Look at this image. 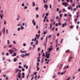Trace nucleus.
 <instances>
[{
    "label": "nucleus",
    "instance_id": "1",
    "mask_svg": "<svg viewBox=\"0 0 80 80\" xmlns=\"http://www.w3.org/2000/svg\"><path fill=\"white\" fill-rule=\"evenodd\" d=\"M50 53H46V57L47 58H50Z\"/></svg>",
    "mask_w": 80,
    "mask_h": 80
},
{
    "label": "nucleus",
    "instance_id": "2",
    "mask_svg": "<svg viewBox=\"0 0 80 80\" xmlns=\"http://www.w3.org/2000/svg\"><path fill=\"white\" fill-rule=\"evenodd\" d=\"M35 20L33 19L32 21V23L34 25V26H35L36 25V22L35 21L34 22Z\"/></svg>",
    "mask_w": 80,
    "mask_h": 80
},
{
    "label": "nucleus",
    "instance_id": "3",
    "mask_svg": "<svg viewBox=\"0 0 80 80\" xmlns=\"http://www.w3.org/2000/svg\"><path fill=\"white\" fill-rule=\"evenodd\" d=\"M12 50L14 53H15V52L17 51V49L15 48H12Z\"/></svg>",
    "mask_w": 80,
    "mask_h": 80
},
{
    "label": "nucleus",
    "instance_id": "4",
    "mask_svg": "<svg viewBox=\"0 0 80 80\" xmlns=\"http://www.w3.org/2000/svg\"><path fill=\"white\" fill-rule=\"evenodd\" d=\"M44 8H46V10H48L47 8H48V6L47 5V4H45L44 5Z\"/></svg>",
    "mask_w": 80,
    "mask_h": 80
},
{
    "label": "nucleus",
    "instance_id": "5",
    "mask_svg": "<svg viewBox=\"0 0 80 80\" xmlns=\"http://www.w3.org/2000/svg\"><path fill=\"white\" fill-rule=\"evenodd\" d=\"M67 25V22H65L64 24H62V27L63 28Z\"/></svg>",
    "mask_w": 80,
    "mask_h": 80
},
{
    "label": "nucleus",
    "instance_id": "6",
    "mask_svg": "<svg viewBox=\"0 0 80 80\" xmlns=\"http://www.w3.org/2000/svg\"><path fill=\"white\" fill-rule=\"evenodd\" d=\"M48 50L49 51L48 52V53H49V52H51V51H52V48H48Z\"/></svg>",
    "mask_w": 80,
    "mask_h": 80
},
{
    "label": "nucleus",
    "instance_id": "7",
    "mask_svg": "<svg viewBox=\"0 0 80 80\" xmlns=\"http://www.w3.org/2000/svg\"><path fill=\"white\" fill-rule=\"evenodd\" d=\"M9 53H10L11 54H12V53H14V52H13L12 50H9Z\"/></svg>",
    "mask_w": 80,
    "mask_h": 80
},
{
    "label": "nucleus",
    "instance_id": "8",
    "mask_svg": "<svg viewBox=\"0 0 80 80\" xmlns=\"http://www.w3.org/2000/svg\"><path fill=\"white\" fill-rule=\"evenodd\" d=\"M19 71V68H17V70L15 71V73H17V72H18V71Z\"/></svg>",
    "mask_w": 80,
    "mask_h": 80
},
{
    "label": "nucleus",
    "instance_id": "9",
    "mask_svg": "<svg viewBox=\"0 0 80 80\" xmlns=\"http://www.w3.org/2000/svg\"><path fill=\"white\" fill-rule=\"evenodd\" d=\"M21 30H23V28H24V27H23V26H22V25H21Z\"/></svg>",
    "mask_w": 80,
    "mask_h": 80
},
{
    "label": "nucleus",
    "instance_id": "10",
    "mask_svg": "<svg viewBox=\"0 0 80 80\" xmlns=\"http://www.w3.org/2000/svg\"><path fill=\"white\" fill-rule=\"evenodd\" d=\"M16 61H17V59L16 58H15L14 59V62H15Z\"/></svg>",
    "mask_w": 80,
    "mask_h": 80
},
{
    "label": "nucleus",
    "instance_id": "11",
    "mask_svg": "<svg viewBox=\"0 0 80 80\" xmlns=\"http://www.w3.org/2000/svg\"><path fill=\"white\" fill-rule=\"evenodd\" d=\"M18 18H17V20H18L19 19V18H20V16H19V15H18Z\"/></svg>",
    "mask_w": 80,
    "mask_h": 80
},
{
    "label": "nucleus",
    "instance_id": "12",
    "mask_svg": "<svg viewBox=\"0 0 80 80\" xmlns=\"http://www.w3.org/2000/svg\"><path fill=\"white\" fill-rule=\"evenodd\" d=\"M32 6L33 7H35V2H33Z\"/></svg>",
    "mask_w": 80,
    "mask_h": 80
},
{
    "label": "nucleus",
    "instance_id": "13",
    "mask_svg": "<svg viewBox=\"0 0 80 80\" xmlns=\"http://www.w3.org/2000/svg\"><path fill=\"white\" fill-rule=\"evenodd\" d=\"M48 38V36H47L46 38V42H45L46 43H47V42Z\"/></svg>",
    "mask_w": 80,
    "mask_h": 80
},
{
    "label": "nucleus",
    "instance_id": "14",
    "mask_svg": "<svg viewBox=\"0 0 80 80\" xmlns=\"http://www.w3.org/2000/svg\"><path fill=\"white\" fill-rule=\"evenodd\" d=\"M17 55V54L16 53H14L12 56H16Z\"/></svg>",
    "mask_w": 80,
    "mask_h": 80
},
{
    "label": "nucleus",
    "instance_id": "15",
    "mask_svg": "<svg viewBox=\"0 0 80 80\" xmlns=\"http://www.w3.org/2000/svg\"><path fill=\"white\" fill-rule=\"evenodd\" d=\"M68 5V4L67 2H65V5L66 7H67V5Z\"/></svg>",
    "mask_w": 80,
    "mask_h": 80
},
{
    "label": "nucleus",
    "instance_id": "16",
    "mask_svg": "<svg viewBox=\"0 0 80 80\" xmlns=\"http://www.w3.org/2000/svg\"><path fill=\"white\" fill-rule=\"evenodd\" d=\"M5 28H4L3 29V32L4 33V34L5 33Z\"/></svg>",
    "mask_w": 80,
    "mask_h": 80
},
{
    "label": "nucleus",
    "instance_id": "17",
    "mask_svg": "<svg viewBox=\"0 0 80 80\" xmlns=\"http://www.w3.org/2000/svg\"><path fill=\"white\" fill-rule=\"evenodd\" d=\"M52 23H51L50 24V28L51 29L52 28Z\"/></svg>",
    "mask_w": 80,
    "mask_h": 80
},
{
    "label": "nucleus",
    "instance_id": "18",
    "mask_svg": "<svg viewBox=\"0 0 80 80\" xmlns=\"http://www.w3.org/2000/svg\"><path fill=\"white\" fill-rule=\"evenodd\" d=\"M12 47V45H9V46H8V47L9 48H11V47Z\"/></svg>",
    "mask_w": 80,
    "mask_h": 80
},
{
    "label": "nucleus",
    "instance_id": "19",
    "mask_svg": "<svg viewBox=\"0 0 80 80\" xmlns=\"http://www.w3.org/2000/svg\"><path fill=\"white\" fill-rule=\"evenodd\" d=\"M73 28V26L71 25L70 26V28Z\"/></svg>",
    "mask_w": 80,
    "mask_h": 80
},
{
    "label": "nucleus",
    "instance_id": "20",
    "mask_svg": "<svg viewBox=\"0 0 80 80\" xmlns=\"http://www.w3.org/2000/svg\"><path fill=\"white\" fill-rule=\"evenodd\" d=\"M8 45H10V41H9V40H8Z\"/></svg>",
    "mask_w": 80,
    "mask_h": 80
},
{
    "label": "nucleus",
    "instance_id": "21",
    "mask_svg": "<svg viewBox=\"0 0 80 80\" xmlns=\"http://www.w3.org/2000/svg\"><path fill=\"white\" fill-rule=\"evenodd\" d=\"M65 9L63 8L62 9V12H65Z\"/></svg>",
    "mask_w": 80,
    "mask_h": 80
},
{
    "label": "nucleus",
    "instance_id": "22",
    "mask_svg": "<svg viewBox=\"0 0 80 80\" xmlns=\"http://www.w3.org/2000/svg\"><path fill=\"white\" fill-rule=\"evenodd\" d=\"M6 55H7V56H8V55H9V53H8V52H7L6 53Z\"/></svg>",
    "mask_w": 80,
    "mask_h": 80
},
{
    "label": "nucleus",
    "instance_id": "23",
    "mask_svg": "<svg viewBox=\"0 0 80 80\" xmlns=\"http://www.w3.org/2000/svg\"><path fill=\"white\" fill-rule=\"evenodd\" d=\"M68 68V65L67 66V67H65L64 68V69H65L66 68Z\"/></svg>",
    "mask_w": 80,
    "mask_h": 80
},
{
    "label": "nucleus",
    "instance_id": "24",
    "mask_svg": "<svg viewBox=\"0 0 80 80\" xmlns=\"http://www.w3.org/2000/svg\"><path fill=\"white\" fill-rule=\"evenodd\" d=\"M40 48H38V52H39V51H40Z\"/></svg>",
    "mask_w": 80,
    "mask_h": 80
},
{
    "label": "nucleus",
    "instance_id": "25",
    "mask_svg": "<svg viewBox=\"0 0 80 80\" xmlns=\"http://www.w3.org/2000/svg\"><path fill=\"white\" fill-rule=\"evenodd\" d=\"M1 18L2 19V18H3V14H2V15H1Z\"/></svg>",
    "mask_w": 80,
    "mask_h": 80
},
{
    "label": "nucleus",
    "instance_id": "26",
    "mask_svg": "<svg viewBox=\"0 0 80 80\" xmlns=\"http://www.w3.org/2000/svg\"><path fill=\"white\" fill-rule=\"evenodd\" d=\"M54 30H55V28H52L51 30V31H53Z\"/></svg>",
    "mask_w": 80,
    "mask_h": 80
},
{
    "label": "nucleus",
    "instance_id": "27",
    "mask_svg": "<svg viewBox=\"0 0 80 80\" xmlns=\"http://www.w3.org/2000/svg\"><path fill=\"white\" fill-rule=\"evenodd\" d=\"M36 10H37V11L38 10V8L37 7L36 8Z\"/></svg>",
    "mask_w": 80,
    "mask_h": 80
},
{
    "label": "nucleus",
    "instance_id": "28",
    "mask_svg": "<svg viewBox=\"0 0 80 80\" xmlns=\"http://www.w3.org/2000/svg\"><path fill=\"white\" fill-rule=\"evenodd\" d=\"M18 31H20V28H18Z\"/></svg>",
    "mask_w": 80,
    "mask_h": 80
},
{
    "label": "nucleus",
    "instance_id": "29",
    "mask_svg": "<svg viewBox=\"0 0 80 80\" xmlns=\"http://www.w3.org/2000/svg\"><path fill=\"white\" fill-rule=\"evenodd\" d=\"M18 68H22V66H21V65L19 66L18 67Z\"/></svg>",
    "mask_w": 80,
    "mask_h": 80
},
{
    "label": "nucleus",
    "instance_id": "30",
    "mask_svg": "<svg viewBox=\"0 0 80 80\" xmlns=\"http://www.w3.org/2000/svg\"><path fill=\"white\" fill-rule=\"evenodd\" d=\"M40 59H38V60H37L38 62H40Z\"/></svg>",
    "mask_w": 80,
    "mask_h": 80
},
{
    "label": "nucleus",
    "instance_id": "31",
    "mask_svg": "<svg viewBox=\"0 0 80 80\" xmlns=\"http://www.w3.org/2000/svg\"><path fill=\"white\" fill-rule=\"evenodd\" d=\"M38 40H37L36 41V45H38Z\"/></svg>",
    "mask_w": 80,
    "mask_h": 80
},
{
    "label": "nucleus",
    "instance_id": "32",
    "mask_svg": "<svg viewBox=\"0 0 80 80\" xmlns=\"http://www.w3.org/2000/svg\"><path fill=\"white\" fill-rule=\"evenodd\" d=\"M59 49V47H58L57 48H56V50L57 51H58V50Z\"/></svg>",
    "mask_w": 80,
    "mask_h": 80
},
{
    "label": "nucleus",
    "instance_id": "33",
    "mask_svg": "<svg viewBox=\"0 0 80 80\" xmlns=\"http://www.w3.org/2000/svg\"><path fill=\"white\" fill-rule=\"evenodd\" d=\"M62 11L61 10H59V13H62Z\"/></svg>",
    "mask_w": 80,
    "mask_h": 80
},
{
    "label": "nucleus",
    "instance_id": "34",
    "mask_svg": "<svg viewBox=\"0 0 80 80\" xmlns=\"http://www.w3.org/2000/svg\"><path fill=\"white\" fill-rule=\"evenodd\" d=\"M18 75H19L18 76H20V75H21L20 72H18Z\"/></svg>",
    "mask_w": 80,
    "mask_h": 80
},
{
    "label": "nucleus",
    "instance_id": "35",
    "mask_svg": "<svg viewBox=\"0 0 80 80\" xmlns=\"http://www.w3.org/2000/svg\"><path fill=\"white\" fill-rule=\"evenodd\" d=\"M59 16L60 17H62V14H59Z\"/></svg>",
    "mask_w": 80,
    "mask_h": 80
},
{
    "label": "nucleus",
    "instance_id": "36",
    "mask_svg": "<svg viewBox=\"0 0 80 80\" xmlns=\"http://www.w3.org/2000/svg\"><path fill=\"white\" fill-rule=\"evenodd\" d=\"M39 17V16H38V15L37 14L36 15V18H38Z\"/></svg>",
    "mask_w": 80,
    "mask_h": 80
},
{
    "label": "nucleus",
    "instance_id": "37",
    "mask_svg": "<svg viewBox=\"0 0 80 80\" xmlns=\"http://www.w3.org/2000/svg\"><path fill=\"white\" fill-rule=\"evenodd\" d=\"M13 43L14 44H15V43H16V42L15 41H13Z\"/></svg>",
    "mask_w": 80,
    "mask_h": 80
},
{
    "label": "nucleus",
    "instance_id": "38",
    "mask_svg": "<svg viewBox=\"0 0 80 80\" xmlns=\"http://www.w3.org/2000/svg\"><path fill=\"white\" fill-rule=\"evenodd\" d=\"M47 33V32H46L44 31L43 33L44 35H46V33Z\"/></svg>",
    "mask_w": 80,
    "mask_h": 80
},
{
    "label": "nucleus",
    "instance_id": "39",
    "mask_svg": "<svg viewBox=\"0 0 80 80\" xmlns=\"http://www.w3.org/2000/svg\"><path fill=\"white\" fill-rule=\"evenodd\" d=\"M37 72H35L33 73L34 75H37Z\"/></svg>",
    "mask_w": 80,
    "mask_h": 80
},
{
    "label": "nucleus",
    "instance_id": "40",
    "mask_svg": "<svg viewBox=\"0 0 80 80\" xmlns=\"http://www.w3.org/2000/svg\"><path fill=\"white\" fill-rule=\"evenodd\" d=\"M2 59L3 60H5V57H3L2 58Z\"/></svg>",
    "mask_w": 80,
    "mask_h": 80
},
{
    "label": "nucleus",
    "instance_id": "41",
    "mask_svg": "<svg viewBox=\"0 0 80 80\" xmlns=\"http://www.w3.org/2000/svg\"><path fill=\"white\" fill-rule=\"evenodd\" d=\"M21 56L22 57H25V55H24V54H22Z\"/></svg>",
    "mask_w": 80,
    "mask_h": 80
},
{
    "label": "nucleus",
    "instance_id": "42",
    "mask_svg": "<svg viewBox=\"0 0 80 80\" xmlns=\"http://www.w3.org/2000/svg\"><path fill=\"white\" fill-rule=\"evenodd\" d=\"M59 10V8H57V12H58Z\"/></svg>",
    "mask_w": 80,
    "mask_h": 80
},
{
    "label": "nucleus",
    "instance_id": "43",
    "mask_svg": "<svg viewBox=\"0 0 80 80\" xmlns=\"http://www.w3.org/2000/svg\"><path fill=\"white\" fill-rule=\"evenodd\" d=\"M50 8H52V4H51L50 5Z\"/></svg>",
    "mask_w": 80,
    "mask_h": 80
},
{
    "label": "nucleus",
    "instance_id": "44",
    "mask_svg": "<svg viewBox=\"0 0 80 80\" xmlns=\"http://www.w3.org/2000/svg\"><path fill=\"white\" fill-rule=\"evenodd\" d=\"M27 6H25L24 7V9H27Z\"/></svg>",
    "mask_w": 80,
    "mask_h": 80
},
{
    "label": "nucleus",
    "instance_id": "45",
    "mask_svg": "<svg viewBox=\"0 0 80 80\" xmlns=\"http://www.w3.org/2000/svg\"><path fill=\"white\" fill-rule=\"evenodd\" d=\"M61 22H59L58 24V25H59V26H60V25H61Z\"/></svg>",
    "mask_w": 80,
    "mask_h": 80
},
{
    "label": "nucleus",
    "instance_id": "46",
    "mask_svg": "<svg viewBox=\"0 0 80 80\" xmlns=\"http://www.w3.org/2000/svg\"><path fill=\"white\" fill-rule=\"evenodd\" d=\"M70 50H68L66 51L65 53H68V52Z\"/></svg>",
    "mask_w": 80,
    "mask_h": 80
},
{
    "label": "nucleus",
    "instance_id": "47",
    "mask_svg": "<svg viewBox=\"0 0 80 80\" xmlns=\"http://www.w3.org/2000/svg\"><path fill=\"white\" fill-rule=\"evenodd\" d=\"M23 46L24 47H25V46H26V43H23Z\"/></svg>",
    "mask_w": 80,
    "mask_h": 80
},
{
    "label": "nucleus",
    "instance_id": "48",
    "mask_svg": "<svg viewBox=\"0 0 80 80\" xmlns=\"http://www.w3.org/2000/svg\"><path fill=\"white\" fill-rule=\"evenodd\" d=\"M76 8H77V9H78V5H76Z\"/></svg>",
    "mask_w": 80,
    "mask_h": 80
},
{
    "label": "nucleus",
    "instance_id": "49",
    "mask_svg": "<svg viewBox=\"0 0 80 80\" xmlns=\"http://www.w3.org/2000/svg\"><path fill=\"white\" fill-rule=\"evenodd\" d=\"M6 23H7V22H5V20H4V24L5 25V24H6Z\"/></svg>",
    "mask_w": 80,
    "mask_h": 80
},
{
    "label": "nucleus",
    "instance_id": "50",
    "mask_svg": "<svg viewBox=\"0 0 80 80\" xmlns=\"http://www.w3.org/2000/svg\"><path fill=\"white\" fill-rule=\"evenodd\" d=\"M22 72H24V71H25V69H24V68H23L22 69Z\"/></svg>",
    "mask_w": 80,
    "mask_h": 80
},
{
    "label": "nucleus",
    "instance_id": "51",
    "mask_svg": "<svg viewBox=\"0 0 80 80\" xmlns=\"http://www.w3.org/2000/svg\"><path fill=\"white\" fill-rule=\"evenodd\" d=\"M56 27H58V23H56L55 24Z\"/></svg>",
    "mask_w": 80,
    "mask_h": 80
},
{
    "label": "nucleus",
    "instance_id": "52",
    "mask_svg": "<svg viewBox=\"0 0 80 80\" xmlns=\"http://www.w3.org/2000/svg\"><path fill=\"white\" fill-rule=\"evenodd\" d=\"M75 22H77V19L76 18L74 19Z\"/></svg>",
    "mask_w": 80,
    "mask_h": 80
},
{
    "label": "nucleus",
    "instance_id": "53",
    "mask_svg": "<svg viewBox=\"0 0 80 80\" xmlns=\"http://www.w3.org/2000/svg\"><path fill=\"white\" fill-rule=\"evenodd\" d=\"M64 15L65 17H67V14H65Z\"/></svg>",
    "mask_w": 80,
    "mask_h": 80
},
{
    "label": "nucleus",
    "instance_id": "54",
    "mask_svg": "<svg viewBox=\"0 0 80 80\" xmlns=\"http://www.w3.org/2000/svg\"><path fill=\"white\" fill-rule=\"evenodd\" d=\"M24 3H22V7H24Z\"/></svg>",
    "mask_w": 80,
    "mask_h": 80
},
{
    "label": "nucleus",
    "instance_id": "55",
    "mask_svg": "<svg viewBox=\"0 0 80 80\" xmlns=\"http://www.w3.org/2000/svg\"><path fill=\"white\" fill-rule=\"evenodd\" d=\"M40 70V68L39 67L38 68H37V70L38 71Z\"/></svg>",
    "mask_w": 80,
    "mask_h": 80
},
{
    "label": "nucleus",
    "instance_id": "56",
    "mask_svg": "<svg viewBox=\"0 0 80 80\" xmlns=\"http://www.w3.org/2000/svg\"><path fill=\"white\" fill-rule=\"evenodd\" d=\"M50 37H51V35H50L48 37V38H50Z\"/></svg>",
    "mask_w": 80,
    "mask_h": 80
},
{
    "label": "nucleus",
    "instance_id": "57",
    "mask_svg": "<svg viewBox=\"0 0 80 80\" xmlns=\"http://www.w3.org/2000/svg\"><path fill=\"white\" fill-rule=\"evenodd\" d=\"M73 10L74 11H76V10H77V9L76 8H74L73 9Z\"/></svg>",
    "mask_w": 80,
    "mask_h": 80
},
{
    "label": "nucleus",
    "instance_id": "58",
    "mask_svg": "<svg viewBox=\"0 0 80 80\" xmlns=\"http://www.w3.org/2000/svg\"><path fill=\"white\" fill-rule=\"evenodd\" d=\"M59 33H58L57 34V37H58L59 36Z\"/></svg>",
    "mask_w": 80,
    "mask_h": 80
},
{
    "label": "nucleus",
    "instance_id": "59",
    "mask_svg": "<svg viewBox=\"0 0 80 80\" xmlns=\"http://www.w3.org/2000/svg\"><path fill=\"white\" fill-rule=\"evenodd\" d=\"M26 53V51H23V53Z\"/></svg>",
    "mask_w": 80,
    "mask_h": 80
},
{
    "label": "nucleus",
    "instance_id": "60",
    "mask_svg": "<svg viewBox=\"0 0 80 80\" xmlns=\"http://www.w3.org/2000/svg\"><path fill=\"white\" fill-rule=\"evenodd\" d=\"M48 12L46 13V16H48Z\"/></svg>",
    "mask_w": 80,
    "mask_h": 80
},
{
    "label": "nucleus",
    "instance_id": "61",
    "mask_svg": "<svg viewBox=\"0 0 80 80\" xmlns=\"http://www.w3.org/2000/svg\"><path fill=\"white\" fill-rule=\"evenodd\" d=\"M59 17L58 16H57L56 18V19H58Z\"/></svg>",
    "mask_w": 80,
    "mask_h": 80
},
{
    "label": "nucleus",
    "instance_id": "62",
    "mask_svg": "<svg viewBox=\"0 0 80 80\" xmlns=\"http://www.w3.org/2000/svg\"><path fill=\"white\" fill-rule=\"evenodd\" d=\"M39 37H40V34H39L38 36V39Z\"/></svg>",
    "mask_w": 80,
    "mask_h": 80
},
{
    "label": "nucleus",
    "instance_id": "63",
    "mask_svg": "<svg viewBox=\"0 0 80 80\" xmlns=\"http://www.w3.org/2000/svg\"><path fill=\"white\" fill-rule=\"evenodd\" d=\"M68 9L69 10H70V7H68Z\"/></svg>",
    "mask_w": 80,
    "mask_h": 80
},
{
    "label": "nucleus",
    "instance_id": "64",
    "mask_svg": "<svg viewBox=\"0 0 80 80\" xmlns=\"http://www.w3.org/2000/svg\"><path fill=\"white\" fill-rule=\"evenodd\" d=\"M6 33L8 34V29L6 30Z\"/></svg>",
    "mask_w": 80,
    "mask_h": 80
}]
</instances>
